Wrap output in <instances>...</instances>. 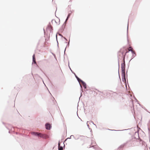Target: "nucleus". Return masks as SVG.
<instances>
[{
  "instance_id": "1",
  "label": "nucleus",
  "mask_w": 150,
  "mask_h": 150,
  "mask_svg": "<svg viewBox=\"0 0 150 150\" xmlns=\"http://www.w3.org/2000/svg\"><path fill=\"white\" fill-rule=\"evenodd\" d=\"M125 56L123 58V62L121 64V70H122V74L123 76H124L125 77Z\"/></svg>"
},
{
  "instance_id": "2",
  "label": "nucleus",
  "mask_w": 150,
  "mask_h": 150,
  "mask_svg": "<svg viewBox=\"0 0 150 150\" xmlns=\"http://www.w3.org/2000/svg\"><path fill=\"white\" fill-rule=\"evenodd\" d=\"M31 133L34 135L38 136L41 137L45 139H47L48 137V136L45 134H42L40 133L34 132H32Z\"/></svg>"
},
{
  "instance_id": "3",
  "label": "nucleus",
  "mask_w": 150,
  "mask_h": 150,
  "mask_svg": "<svg viewBox=\"0 0 150 150\" xmlns=\"http://www.w3.org/2000/svg\"><path fill=\"white\" fill-rule=\"evenodd\" d=\"M46 128L47 129H50L51 127V126L48 123H47L45 124Z\"/></svg>"
},
{
  "instance_id": "4",
  "label": "nucleus",
  "mask_w": 150,
  "mask_h": 150,
  "mask_svg": "<svg viewBox=\"0 0 150 150\" xmlns=\"http://www.w3.org/2000/svg\"><path fill=\"white\" fill-rule=\"evenodd\" d=\"M33 62L35 64H36V62L35 61V55L34 54L33 56Z\"/></svg>"
},
{
  "instance_id": "5",
  "label": "nucleus",
  "mask_w": 150,
  "mask_h": 150,
  "mask_svg": "<svg viewBox=\"0 0 150 150\" xmlns=\"http://www.w3.org/2000/svg\"><path fill=\"white\" fill-rule=\"evenodd\" d=\"M58 149L59 150H63V148L62 147L60 146L59 143L58 144Z\"/></svg>"
},
{
  "instance_id": "6",
  "label": "nucleus",
  "mask_w": 150,
  "mask_h": 150,
  "mask_svg": "<svg viewBox=\"0 0 150 150\" xmlns=\"http://www.w3.org/2000/svg\"><path fill=\"white\" fill-rule=\"evenodd\" d=\"M77 79L79 82L81 81L83 83V84H85L86 85V84L84 83V82L82 81H81V80H80L78 77H77Z\"/></svg>"
},
{
  "instance_id": "7",
  "label": "nucleus",
  "mask_w": 150,
  "mask_h": 150,
  "mask_svg": "<svg viewBox=\"0 0 150 150\" xmlns=\"http://www.w3.org/2000/svg\"><path fill=\"white\" fill-rule=\"evenodd\" d=\"M133 50V48H132L131 47H129L128 49V51H131V50Z\"/></svg>"
},
{
  "instance_id": "8",
  "label": "nucleus",
  "mask_w": 150,
  "mask_h": 150,
  "mask_svg": "<svg viewBox=\"0 0 150 150\" xmlns=\"http://www.w3.org/2000/svg\"><path fill=\"white\" fill-rule=\"evenodd\" d=\"M131 51L132 52V53L133 54H135V51L133 50H131Z\"/></svg>"
},
{
  "instance_id": "9",
  "label": "nucleus",
  "mask_w": 150,
  "mask_h": 150,
  "mask_svg": "<svg viewBox=\"0 0 150 150\" xmlns=\"http://www.w3.org/2000/svg\"><path fill=\"white\" fill-rule=\"evenodd\" d=\"M131 51L132 52V53L133 54H135V51L133 50H131Z\"/></svg>"
},
{
  "instance_id": "10",
  "label": "nucleus",
  "mask_w": 150,
  "mask_h": 150,
  "mask_svg": "<svg viewBox=\"0 0 150 150\" xmlns=\"http://www.w3.org/2000/svg\"><path fill=\"white\" fill-rule=\"evenodd\" d=\"M70 16V14H69L68 15V16L67 17V19Z\"/></svg>"
},
{
  "instance_id": "11",
  "label": "nucleus",
  "mask_w": 150,
  "mask_h": 150,
  "mask_svg": "<svg viewBox=\"0 0 150 150\" xmlns=\"http://www.w3.org/2000/svg\"><path fill=\"white\" fill-rule=\"evenodd\" d=\"M45 45H46V43H44V45L43 46H44V47H45Z\"/></svg>"
},
{
  "instance_id": "12",
  "label": "nucleus",
  "mask_w": 150,
  "mask_h": 150,
  "mask_svg": "<svg viewBox=\"0 0 150 150\" xmlns=\"http://www.w3.org/2000/svg\"><path fill=\"white\" fill-rule=\"evenodd\" d=\"M128 52V51H127V52H126V53H127Z\"/></svg>"
},
{
  "instance_id": "13",
  "label": "nucleus",
  "mask_w": 150,
  "mask_h": 150,
  "mask_svg": "<svg viewBox=\"0 0 150 150\" xmlns=\"http://www.w3.org/2000/svg\"><path fill=\"white\" fill-rule=\"evenodd\" d=\"M76 78L77 77H78L77 76H76Z\"/></svg>"
}]
</instances>
